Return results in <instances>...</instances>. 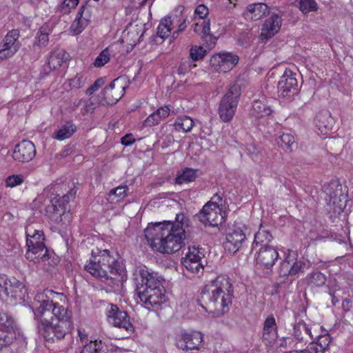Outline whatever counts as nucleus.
I'll list each match as a JSON object with an SVG mask.
<instances>
[{"label":"nucleus","mask_w":353,"mask_h":353,"mask_svg":"<svg viewBox=\"0 0 353 353\" xmlns=\"http://www.w3.org/2000/svg\"><path fill=\"white\" fill-rule=\"evenodd\" d=\"M66 296L52 290H44L34 297V319L43 339L51 343L60 341L69 333L72 326V312L61 305Z\"/></svg>","instance_id":"obj_1"},{"label":"nucleus","mask_w":353,"mask_h":353,"mask_svg":"<svg viewBox=\"0 0 353 353\" xmlns=\"http://www.w3.org/2000/svg\"><path fill=\"white\" fill-rule=\"evenodd\" d=\"M144 236L153 252L171 254L184 245L185 231L181 224L163 221L148 224Z\"/></svg>","instance_id":"obj_2"},{"label":"nucleus","mask_w":353,"mask_h":353,"mask_svg":"<svg viewBox=\"0 0 353 353\" xmlns=\"http://www.w3.org/2000/svg\"><path fill=\"white\" fill-rule=\"evenodd\" d=\"M43 194L49 201L46 208V216L50 223L65 229L72 221V213L68 205L75 197L76 192H73L66 183L56 181L44 189Z\"/></svg>","instance_id":"obj_3"},{"label":"nucleus","mask_w":353,"mask_h":353,"mask_svg":"<svg viewBox=\"0 0 353 353\" xmlns=\"http://www.w3.org/2000/svg\"><path fill=\"white\" fill-rule=\"evenodd\" d=\"M234 298V288L228 276L219 275L204 285L201 290V307L214 316H221L230 309Z\"/></svg>","instance_id":"obj_4"},{"label":"nucleus","mask_w":353,"mask_h":353,"mask_svg":"<svg viewBox=\"0 0 353 353\" xmlns=\"http://www.w3.org/2000/svg\"><path fill=\"white\" fill-rule=\"evenodd\" d=\"M85 270L92 276L114 287L119 286L126 280V274L123 267L110 255L108 250L99 252L97 255L92 254Z\"/></svg>","instance_id":"obj_5"},{"label":"nucleus","mask_w":353,"mask_h":353,"mask_svg":"<svg viewBox=\"0 0 353 353\" xmlns=\"http://www.w3.org/2000/svg\"><path fill=\"white\" fill-rule=\"evenodd\" d=\"M141 283L137 285V294L146 307L159 306L165 301L162 280L148 270L140 272Z\"/></svg>","instance_id":"obj_6"},{"label":"nucleus","mask_w":353,"mask_h":353,"mask_svg":"<svg viewBox=\"0 0 353 353\" xmlns=\"http://www.w3.org/2000/svg\"><path fill=\"white\" fill-rule=\"evenodd\" d=\"M27 250L26 258L34 263L46 264L50 259L49 251L46 246L43 230H36L32 225L26 228Z\"/></svg>","instance_id":"obj_7"},{"label":"nucleus","mask_w":353,"mask_h":353,"mask_svg":"<svg viewBox=\"0 0 353 353\" xmlns=\"http://www.w3.org/2000/svg\"><path fill=\"white\" fill-rule=\"evenodd\" d=\"M28 294L25 285L14 277L0 274V299L3 301H23Z\"/></svg>","instance_id":"obj_8"},{"label":"nucleus","mask_w":353,"mask_h":353,"mask_svg":"<svg viewBox=\"0 0 353 353\" xmlns=\"http://www.w3.org/2000/svg\"><path fill=\"white\" fill-rule=\"evenodd\" d=\"M240 96L239 88L233 85L221 98L218 108V114L222 122L229 123L233 119L237 110Z\"/></svg>","instance_id":"obj_9"},{"label":"nucleus","mask_w":353,"mask_h":353,"mask_svg":"<svg viewBox=\"0 0 353 353\" xmlns=\"http://www.w3.org/2000/svg\"><path fill=\"white\" fill-rule=\"evenodd\" d=\"M245 225L234 223L229 226L225 231V241L223 243L224 248L230 253H236L243 246L247 238Z\"/></svg>","instance_id":"obj_10"},{"label":"nucleus","mask_w":353,"mask_h":353,"mask_svg":"<svg viewBox=\"0 0 353 353\" xmlns=\"http://www.w3.org/2000/svg\"><path fill=\"white\" fill-rule=\"evenodd\" d=\"M298 256L296 251L288 249L284 252L283 259L278 270L280 277L287 278L303 272L305 263L303 261L299 260Z\"/></svg>","instance_id":"obj_11"},{"label":"nucleus","mask_w":353,"mask_h":353,"mask_svg":"<svg viewBox=\"0 0 353 353\" xmlns=\"http://www.w3.org/2000/svg\"><path fill=\"white\" fill-rule=\"evenodd\" d=\"M204 258L205 250L203 248L199 245L190 246L185 256L181 259V263L188 272L199 274L204 269L203 263Z\"/></svg>","instance_id":"obj_12"},{"label":"nucleus","mask_w":353,"mask_h":353,"mask_svg":"<svg viewBox=\"0 0 353 353\" xmlns=\"http://www.w3.org/2000/svg\"><path fill=\"white\" fill-rule=\"evenodd\" d=\"M19 37V29H12L7 32L0 43V60L9 59L19 51L21 48Z\"/></svg>","instance_id":"obj_13"},{"label":"nucleus","mask_w":353,"mask_h":353,"mask_svg":"<svg viewBox=\"0 0 353 353\" xmlns=\"http://www.w3.org/2000/svg\"><path fill=\"white\" fill-rule=\"evenodd\" d=\"M203 340L201 332L196 330H181L176 334V345L183 350H198Z\"/></svg>","instance_id":"obj_14"},{"label":"nucleus","mask_w":353,"mask_h":353,"mask_svg":"<svg viewBox=\"0 0 353 353\" xmlns=\"http://www.w3.org/2000/svg\"><path fill=\"white\" fill-rule=\"evenodd\" d=\"M15 321L8 313L0 311V350L15 339Z\"/></svg>","instance_id":"obj_15"},{"label":"nucleus","mask_w":353,"mask_h":353,"mask_svg":"<svg viewBox=\"0 0 353 353\" xmlns=\"http://www.w3.org/2000/svg\"><path fill=\"white\" fill-rule=\"evenodd\" d=\"M225 212L223 208L214 206L210 207V205H204L198 214L199 221L205 226L217 227L221 225L225 219Z\"/></svg>","instance_id":"obj_16"},{"label":"nucleus","mask_w":353,"mask_h":353,"mask_svg":"<svg viewBox=\"0 0 353 353\" xmlns=\"http://www.w3.org/2000/svg\"><path fill=\"white\" fill-rule=\"evenodd\" d=\"M298 90L296 74L290 69L286 68L278 83L279 96L290 97L296 94Z\"/></svg>","instance_id":"obj_17"},{"label":"nucleus","mask_w":353,"mask_h":353,"mask_svg":"<svg viewBox=\"0 0 353 353\" xmlns=\"http://www.w3.org/2000/svg\"><path fill=\"white\" fill-rule=\"evenodd\" d=\"M239 57L230 52L214 54L210 59V65L219 72H227L238 63Z\"/></svg>","instance_id":"obj_18"},{"label":"nucleus","mask_w":353,"mask_h":353,"mask_svg":"<svg viewBox=\"0 0 353 353\" xmlns=\"http://www.w3.org/2000/svg\"><path fill=\"white\" fill-rule=\"evenodd\" d=\"M107 318L108 321L115 327L123 328L128 332H132L134 330L128 313L120 310L116 305L110 304L107 310Z\"/></svg>","instance_id":"obj_19"},{"label":"nucleus","mask_w":353,"mask_h":353,"mask_svg":"<svg viewBox=\"0 0 353 353\" xmlns=\"http://www.w3.org/2000/svg\"><path fill=\"white\" fill-rule=\"evenodd\" d=\"M279 258V252L272 245L260 248L255 256L256 264L261 268L266 270H271Z\"/></svg>","instance_id":"obj_20"},{"label":"nucleus","mask_w":353,"mask_h":353,"mask_svg":"<svg viewBox=\"0 0 353 353\" xmlns=\"http://www.w3.org/2000/svg\"><path fill=\"white\" fill-rule=\"evenodd\" d=\"M36 155L34 144L29 140H22L17 143L12 153L13 159L19 162H29Z\"/></svg>","instance_id":"obj_21"},{"label":"nucleus","mask_w":353,"mask_h":353,"mask_svg":"<svg viewBox=\"0 0 353 353\" xmlns=\"http://www.w3.org/2000/svg\"><path fill=\"white\" fill-rule=\"evenodd\" d=\"M119 78L112 81L103 91V101L108 105L115 104L124 94L125 86L119 84Z\"/></svg>","instance_id":"obj_22"},{"label":"nucleus","mask_w":353,"mask_h":353,"mask_svg":"<svg viewBox=\"0 0 353 353\" xmlns=\"http://www.w3.org/2000/svg\"><path fill=\"white\" fill-rule=\"evenodd\" d=\"M278 337V326L274 316L268 315L263 323L262 341L267 347H272Z\"/></svg>","instance_id":"obj_23"},{"label":"nucleus","mask_w":353,"mask_h":353,"mask_svg":"<svg viewBox=\"0 0 353 353\" xmlns=\"http://www.w3.org/2000/svg\"><path fill=\"white\" fill-rule=\"evenodd\" d=\"M272 106L265 97H261L252 102L250 114L256 120H266L272 115Z\"/></svg>","instance_id":"obj_24"},{"label":"nucleus","mask_w":353,"mask_h":353,"mask_svg":"<svg viewBox=\"0 0 353 353\" xmlns=\"http://www.w3.org/2000/svg\"><path fill=\"white\" fill-rule=\"evenodd\" d=\"M282 19L279 14H274L265 19L261 28L260 37L268 39L274 37L280 30Z\"/></svg>","instance_id":"obj_25"},{"label":"nucleus","mask_w":353,"mask_h":353,"mask_svg":"<svg viewBox=\"0 0 353 353\" xmlns=\"http://www.w3.org/2000/svg\"><path fill=\"white\" fill-rule=\"evenodd\" d=\"M170 114V105H165L157 108L151 113L143 121V125L145 128H151L158 125L161 122L169 117Z\"/></svg>","instance_id":"obj_26"},{"label":"nucleus","mask_w":353,"mask_h":353,"mask_svg":"<svg viewBox=\"0 0 353 353\" xmlns=\"http://www.w3.org/2000/svg\"><path fill=\"white\" fill-rule=\"evenodd\" d=\"M194 32L202 36V39L208 48H212L216 43L217 38L210 32V21L196 23L194 26Z\"/></svg>","instance_id":"obj_27"},{"label":"nucleus","mask_w":353,"mask_h":353,"mask_svg":"<svg viewBox=\"0 0 353 353\" xmlns=\"http://www.w3.org/2000/svg\"><path fill=\"white\" fill-rule=\"evenodd\" d=\"M269 12V7L263 3H252L248 6L243 15L246 19L257 21Z\"/></svg>","instance_id":"obj_28"},{"label":"nucleus","mask_w":353,"mask_h":353,"mask_svg":"<svg viewBox=\"0 0 353 353\" xmlns=\"http://www.w3.org/2000/svg\"><path fill=\"white\" fill-rule=\"evenodd\" d=\"M70 55L63 50H57L51 52L48 59L49 72L59 69L63 63L69 60Z\"/></svg>","instance_id":"obj_29"},{"label":"nucleus","mask_w":353,"mask_h":353,"mask_svg":"<svg viewBox=\"0 0 353 353\" xmlns=\"http://www.w3.org/2000/svg\"><path fill=\"white\" fill-rule=\"evenodd\" d=\"M77 130V125L72 121H66L57 130L54 132L52 138L60 141L70 139Z\"/></svg>","instance_id":"obj_30"},{"label":"nucleus","mask_w":353,"mask_h":353,"mask_svg":"<svg viewBox=\"0 0 353 353\" xmlns=\"http://www.w3.org/2000/svg\"><path fill=\"white\" fill-rule=\"evenodd\" d=\"M272 240L273 236L270 231L266 230L261 225L258 232L254 234L252 249L254 250L259 246H260V248L271 246L269 244Z\"/></svg>","instance_id":"obj_31"},{"label":"nucleus","mask_w":353,"mask_h":353,"mask_svg":"<svg viewBox=\"0 0 353 353\" xmlns=\"http://www.w3.org/2000/svg\"><path fill=\"white\" fill-rule=\"evenodd\" d=\"M51 32V29L48 24H43L36 34L33 46L39 48L46 47L49 43V36Z\"/></svg>","instance_id":"obj_32"},{"label":"nucleus","mask_w":353,"mask_h":353,"mask_svg":"<svg viewBox=\"0 0 353 353\" xmlns=\"http://www.w3.org/2000/svg\"><path fill=\"white\" fill-rule=\"evenodd\" d=\"M316 337H317V341L315 343L312 342L308 345L313 353H323L328 348L332 342V338L327 333L316 336Z\"/></svg>","instance_id":"obj_33"},{"label":"nucleus","mask_w":353,"mask_h":353,"mask_svg":"<svg viewBox=\"0 0 353 353\" xmlns=\"http://www.w3.org/2000/svg\"><path fill=\"white\" fill-rule=\"evenodd\" d=\"M128 188L126 185H119L112 189L105 197L106 200L110 203H117L122 201L127 196Z\"/></svg>","instance_id":"obj_34"},{"label":"nucleus","mask_w":353,"mask_h":353,"mask_svg":"<svg viewBox=\"0 0 353 353\" xmlns=\"http://www.w3.org/2000/svg\"><path fill=\"white\" fill-rule=\"evenodd\" d=\"M194 125L193 119L186 115L179 116L176 118L174 127L176 131L188 132H190Z\"/></svg>","instance_id":"obj_35"},{"label":"nucleus","mask_w":353,"mask_h":353,"mask_svg":"<svg viewBox=\"0 0 353 353\" xmlns=\"http://www.w3.org/2000/svg\"><path fill=\"white\" fill-rule=\"evenodd\" d=\"M173 28L172 17L170 16L165 17L160 21L157 27V35L160 38L165 39L170 35Z\"/></svg>","instance_id":"obj_36"},{"label":"nucleus","mask_w":353,"mask_h":353,"mask_svg":"<svg viewBox=\"0 0 353 353\" xmlns=\"http://www.w3.org/2000/svg\"><path fill=\"white\" fill-rule=\"evenodd\" d=\"M305 280L312 288H319L325 285L327 278L322 272L314 270L307 275Z\"/></svg>","instance_id":"obj_37"},{"label":"nucleus","mask_w":353,"mask_h":353,"mask_svg":"<svg viewBox=\"0 0 353 353\" xmlns=\"http://www.w3.org/2000/svg\"><path fill=\"white\" fill-rule=\"evenodd\" d=\"M197 177V170L190 168H184L181 173L176 176L175 178V183L176 184H183V183H188L190 182H193L196 180Z\"/></svg>","instance_id":"obj_38"},{"label":"nucleus","mask_w":353,"mask_h":353,"mask_svg":"<svg viewBox=\"0 0 353 353\" xmlns=\"http://www.w3.org/2000/svg\"><path fill=\"white\" fill-rule=\"evenodd\" d=\"M86 82L87 75L83 72H78L74 77L68 79V84L71 90H79L83 88Z\"/></svg>","instance_id":"obj_39"},{"label":"nucleus","mask_w":353,"mask_h":353,"mask_svg":"<svg viewBox=\"0 0 353 353\" xmlns=\"http://www.w3.org/2000/svg\"><path fill=\"white\" fill-rule=\"evenodd\" d=\"M88 24L89 23L88 22V19H83L78 14H77L75 19L70 26V31L74 35L80 34Z\"/></svg>","instance_id":"obj_40"},{"label":"nucleus","mask_w":353,"mask_h":353,"mask_svg":"<svg viewBox=\"0 0 353 353\" xmlns=\"http://www.w3.org/2000/svg\"><path fill=\"white\" fill-rule=\"evenodd\" d=\"M326 115L319 114L315 119V124L323 134H328L332 130L331 124L327 121Z\"/></svg>","instance_id":"obj_41"},{"label":"nucleus","mask_w":353,"mask_h":353,"mask_svg":"<svg viewBox=\"0 0 353 353\" xmlns=\"http://www.w3.org/2000/svg\"><path fill=\"white\" fill-rule=\"evenodd\" d=\"M111 54L108 47L104 48L92 63L94 67L99 68L110 61Z\"/></svg>","instance_id":"obj_42"},{"label":"nucleus","mask_w":353,"mask_h":353,"mask_svg":"<svg viewBox=\"0 0 353 353\" xmlns=\"http://www.w3.org/2000/svg\"><path fill=\"white\" fill-rule=\"evenodd\" d=\"M298 7L303 14L315 12L319 8L315 0H299Z\"/></svg>","instance_id":"obj_43"},{"label":"nucleus","mask_w":353,"mask_h":353,"mask_svg":"<svg viewBox=\"0 0 353 353\" xmlns=\"http://www.w3.org/2000/svg\"><path fill=\"white\" fill-rule=\"evenodd\" d=\"M278 143L285 150H292V146L295 143V139L290 133H283L279 137Z\"/></svg>","instance_id":"obj_44"},{"label":"nucleus","mask_w":353,"mask_h":353,"mask_svg":"<svg viewBox=\"0 0 353 353\" xmlns=\"http://www.w3.org/2000/svg\"><path fill=\"white\" fill-rule=\"evenodd\" d=\"M23 181L24 177L22 174H12L6 179L5 183L7 188H12L22 184Z\"/></svg>","instance_id":"obj_45"},{"label":"nucleus","mask_w":353,"mask_h":353,"mask_svg":"<svg viewBox=\"0 0 353 353\" xmlns=\"http://www.w3.org/2000/svg\"><path fill=\"white\" fill-rule=\"evenodd\" d=\"M194 15L198 17L199 19H203V21H210L208 19V16L209 14V9L205 4H199L197 6L194 10Z\"/></svg>","instance_id":"obj_46"},{"label":"nucleus","mask_w":353,"mask_h":353,"mask_svg":"<svg viewBox=\"0 0 353 353\" xmlns=\"http://www.w3.org/2000/svg\"><path fill=\"white\" fill-rule=\"evenodd\" d=\"M206 53V50L202 46H194L190 49V57L193 61L202 59Z\"/></svg>","instance_id":"obj_47"},{"label":"nucleus","mask_w":353,"mask_h":353,"mask_svg":"<svg viewBox=\"0 0 353 353\" xmlns=\"http://www.w3.org/2000/svg\"><path fill=\"white\" fill-rule=\"evenodd\" d=\"M104 84L103 78H98L90 87L85 90V94L88 96H91L97 91Z\"/></svg>","instance_id":"obj_48"},{"label":"nucleus","mask_w":353,"mask_h":353,"mask_svg":"<svg viewBox=\"0 0 353 353\" xmlns=\"http://www.w3.org/2000/svg\"><path fill=\"white\" fill-rule=\"evenodd\" d=\"M79 0H63L61 5V10L64 13H69L72 9L77 7Z\"/></svg>","instance_id":"obj_49"},{"label":"nucleus","mask_w":353,"mask_h":353,"mask_svg":"<svg viewBox=\"0 0 353 353\" xmlns=\"http://www.w3.org/2000/svg\"><path fill=\"white\" fill-rule=\"evenodd\" d=\"M298 339L296 337H286L282 340L280 347L294 348L297 347Z\"/></svg>","instance_id":"obj_50"},{"label":"nucleus","mask_w":353,"mask_h":353,"mask_svg":"<svg viewBox=\"0 0 353 353\" xmlns=\"http://www.w3.org/2000/svg\"><path fill=\"white\" fill-rule=\"evenodd\" d=\"M223 199L222 196L216 193L213 195V196L210 199V200L206 203L205 205H210V207L214 208V206H217L219 208L223 207Z\"/></svg>","instance_id":"obj_51"},{"label":"nucleus","mask_w":353,"mask_h":353,"mask_svg":"<svg viewBox=\"0 0 353 353\" xmlns=\"http://www.w3.org/2000/svg\"><path fill=\"white\" fill-rule=\"evenodd\" d=\"M77 14L83 19H88V22L90 23L91 20V10L85 5H83L80 7Z\"/></svg>","instance_id":"obj_52"},{"label":"nucleus","mask_w":353,"mask_h":353,"mask_svg":"<svg viewBox=\"0 0 353 353\" xmlns=\"http://www.w3.org/2000/svg\"><path fill=\"white\" fill-rule=\"evenodd\" d=\"M136 141V139L133 137L132 134H127L123 137L121 139V143L125 146H129L133 144Z\"/></svg>","instance_id":"obj_53"},{"label":"nucleus","mask_w":353,"mask_h":353,"mask_svg":"<svg viewBox=\"0 0 353 353\" xmlns=\"http://www.w3.org/2000/svg\"><path fill=\"white\" fill-rule=\"evenodd\" d=\"M96 342L90 341L89 343L84 345L82 350L85 353H96Z\"/></svg>","instance_id":"obj_54"},{"label":"nucleus","mask_w":353,"mask_h":353,"mask_svg":"<svg viewBox=\"0 0 353 353\" xmlns=\"http://www.w3.org/2000/svg\"><path fill=\"white\" fill-rule=\"evenodd\" d=\"M96 342V353H105L107 349L105 344L102 342V341L94 340Z\"/></svg>","instance_id":"obj_55"},{"label":"nucleus","mask_w":353,"mask_h":353,"mask_svg":"<svg viewBox=\"0 0 353 353\" xmlns=\"http://www.w3.org/2000/svg\"><path fill=\"white\" fill-rule=\"evenodd\" d=\"M352 307V301L350 299H345L342 302V309L344 312H349Z\"/></svg>","instance_id":"obj_56"},{"label":"nucleus","mask_w":353,"mask_h":353,"mask_svg":"<svg viewBox=\"0 0 353 353\" xmlns=\"http://www.w3.org/2000/svg\"><path fill=\"white\" fill-rule=\"evenodd\" d=\"M185 28H186V19H183V21L179 25L177 30L173 32V37L176 38L178 36L179 33L180 32L183 31L185 29Z\"/></svg>","instance_id":"obj_57"},{"label":"nucleus","mask_w":353,"mask_h":353,"mask_svg":"<svg viewBox=\"0 0 353 353\" xmlns=\"http://www.w3.org/2000/svg\"><path fill=\"white\" fill-rule=\"evenodd\" d=\"M284 353H313L312 351H311V349L309 345H307L305 349L303 350H292L290 351H287Z\"/></svg>","instance_id":"obj_58"},{"label":"nucleus","mask_w":353,"mask_h":353,"mask_svg":"<svg viewBox=\"0 0 353 353\" xmlns=\"http://www.w3.org/2000/svg\"><path fill=\"white\" fill-rule=\"evenodd\" d=\"M303 329L306 334H307L311 339H314L316 336H314L312 332V328L310 327L306 323L303 324Z\"/></svg>","instance_id":"obj_59"},{"label":"nucleus","mask_w":353,"mask_h":353,"mask_svg":"<svg viewBox=\"0 0 353 353\" xmlns=\"http://www.w3.org/2000/svg\"><path fill=\"white\" fill-rule=\"evenodd\" d=\"M185 219V216L183 214H177L176 216V223L172 222L174 224H181L183 228V220Z\"/></svg>","instance_id":"obj_60"},{"label":"nucleus","mask_w":353,"mask_h":353,"mask_svg":"<svg viewBox=\"0 0 353 353\" xmlns=\"http://www.w3.org/2000/svg\"><path fill=\"white\" fill-rule=\"evenodd\" d=\"M325 192L327 194H328L330 197L331 201H332L333 204L336 203V200L337 199V194L335 192H332L330 191H328L327 190H325Z\"/></svg>","instance_id":"obj_61"},{"label":"nucleus","mask_w":353,"mask_h":353,"mask_svg":"<svg viewBox=\"0 0 353 353\" xmlns=\"http://www.w3.org/2000/svg\"><path fill=\"white\" fill-rule=\"evenodd\" d=\"M330 295L331 296V301L333 305H336L339 303V299L334 294V293L330 292Z\"/></svg>","instance_id":"obj_62"},{"label":"nucleus","mask_w":353,"mask_h":353,"mask_svg":"<svg viewBox=\"0 0 353 353\" xmlns=\"http://www.w3.org/2000/svg\"><path fill=\"white\" fill-rule=\"evenodd\" d=\"M178 73L179 74H185L186 73V69L183 68V65L181 64L178 68Z\"/></svg>","instance_id":"obj_63"},{"label":"nucleus","mask_w":353,"mask_h":353,"mask_svg":"<svg viewBox=\"0 0 353 353\" xmlns=\"http://www.w3.org/2000/svg\"><path fill=\"white\" fill-rule=\"evenodd\" d=\"M345 203H340L339 208L340 210H343L344 208H345Z\"/></svg>","instance_id":"obj_64"}]
</instances>
